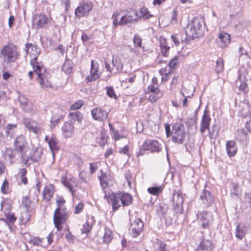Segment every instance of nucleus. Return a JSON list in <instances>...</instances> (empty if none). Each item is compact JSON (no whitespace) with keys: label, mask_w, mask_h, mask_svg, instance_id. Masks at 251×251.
<instances>
[{"label":"nucleus","mask_w":251,"mask_h":251,"mask_svg":"<svg viewBox=\"0 0 251 251\" xmlns=\"http://www.w3.org/2000/svg\"><path fill=\"white\" fill-rule=\"evenodd\" d=\"M15 151L11 148H7L3 154L5 161L10 165L14 163L13 159L15 157Z\"/></svg>","instance_id":"27"},{"label":"nucleus","mask_w":251,"mask_h":251,"mask_svg":"<svg viewBox=\"0 0 251 251\" xmlns=\"http://www.w3.org/2000/svg\"><path fill=\"white\" fill-rule=\"evenodd\" d=\"M113 19V24L114 26L131 23L134 21H137V18L131 15H125L121 16L119 12L115 13L112 15Z\"/></svg>","instance_id":"8"},{"label":"nucleus","mask_w":251,"mask_h":251,"mask_svg":"<svg viewBox=\"0 0 251 251\" xmlns=\"http://www.w3.org/2000/svg\"><path fill=\"white\" fill-rule=\"evenodd\" d=\"M43 154V150L41 147H36L33 148L30 152L29 157L33 162H39Z\"/></svg>","instance_id":"20"},{"label":"nucleus","mask_w":251,"mask_h":251,"mask_svg":"<svg viewBox=\"0 0 251 251\" xmlns=\"http://www.w3.org/2000/svg\"><path fill=\"white\" fill-rule=\"evenodd\" d=\"M148 90L149 91L156 95H159L161 94L159 89L157 87L155 86L154 85H150L148 87Z\"/></svg>","instance_id":"49"},{"label":"nucleus","mask_w":251,"mask_h":251,"mask_svg":"<svg viewBox=\"0 0 251 251\" xmlns=\"http://www.w3.org/2000/svg\"><path fill=\"white\" fill-rule=\"evenodd\" d=\"M91 114L95 120L102 122L108 117V112L101 107H97L92 110Z\"/></svg>","instance_id":"17"},{"label":"nucleus","mask_w":251,"mask_h":251,"mask_svg":"<svg viewBox=\"0 0 251 251\" xmlns=\"http://www.w3.org/2000/svg\"><path fill=\"white\" fill-rule=\"evenodd\" d=\"M112 238V231L107 228H105L104 234L103 237V242L105 243H109Z\"/></svg>","instance_id":"43"},{"label":"nucleus","mask_w":251,"mask_h":251,"mask_svg":"<svg viewBox=\"0 0 251 251\" xmlns=\"http://www.w3.org/2000/svg\"><path fill=\"white\" fill-rule=\"evenodd\" d=\"M93 4L90 2H82L75 10V15L80 19L87 15L92 9Z\"/></svg>","instance_id":"12"},{"label":"nucleus","mask_w":251,"mask_h":251,"mask_svg":"<svg viewBox=\"0 0 251 251\" xmlns=\"http://www.w3.org/2000/svg\"><path fill=\"white\" fill-rule=\"evenodd\" d=\"M211 120L210 115L207 114L206 110H205L201 122L200 131L201 134H203L205 130L209 129Z\"/></svg>","instance_id":"18"},{"label":"nucleus","mask_w":251,"mask_h":251,"mask_svg":"<svg viewBox=\"0 0 251 251\" xmlns=\"http://www.w3.org/2000/svg\"><path fill=\"white\" fill-rule=\"evenodd\" d=\"M24 50L28 54L26 58V59H27V58H29L30 63H38L37 62V60L38 55L40 52V49L36 45L26 44Z\"/></svg>","instance_id":"10"},{"label":"nucleus","mask_w":251,"mask_h":251,"mask_svg":"<svg viewBox=\"0 0 251 251\" xmlns=\"http://www.w3.org/2000/svg\"><path fill=\"white\" fill-rule=\"evenodd\" d=\"M30 216L27 212L23 213L21 216V220L23 223H27L30 219Z\"/></svg>","instance_id":"54"},{"label":"nucleus","mask_w":251,"mask_h":251,"mask_svg":"<svg viewBox=\"0 0 251 251\" xmlns=\"http://www.w3.org/2000/svg\"><path fill=\"white\" fill-rule=\"evenodd\" d=\"M134 14L136 18H137V21L142 18L148 19L152 16L150 14L148 9L145 7L141 8L139 11H135Z\"/></svg>","instance_id":"35"},{"label":"nucleus","mask_w":251,"mask_h":251,"mask_svg":"<svg viewBox=\"0 0 251 251\" xmlns=\"http://www.w3.org/2000/svg\"><path fill=\"white\" fill-rule=\"evenodd\" d=\"M133 42L135 47H141L142 44L141 38L137 35L134 36Z\"/></svg>","instance_id":"51"},{"label":"nucleus","mask_w":251,"mask_h":251,"mask_svg":"<svg viewBox=\"0 0 251 251\" xmlns=\"http://www.w3.org/2000/svg\"><path fill=\"white\" fill-rule=\"evenodd\" d=\"M65 202V201L63 198L59 197L56 200L57 208L54 212L53 223L58 231L62 229V224L65 222L68 217L67 208L63 205Z\"/></svg>","instance_id":"3"},{"label":"nucleus","mask_w":251,"mask_h":251,"mask_svg":"<svg viewBox=\"0 0 251 251\" xmlns=\"http://www.w3.org/2000/svg\"><path fill=\"white\" fill-rule=\"evenodd\" d=\"M107 95L111 98H116V95L112 87H107Z\"/></svg>","instance_id":"53"},{"label":"nucleus","mask_w":251,"mask_h":251,"mask_svg":"<svg viewBox=\"0 0 251 251\" xmlns=\"http://www.w3.org/2000/svg\"><path fill=\"white\" fill-rule=\"evenodd\" d=\"M245 227L243 225H238L236 229V237L241 240L245 236V232L244 230Z\"/></svg>","instance_id":"42"},{"label":"nucleus","mask_w":251,"mask_h":251,"mask_svg":"<svg viewBox=\"0 0 251 251\" xmlns=\"http://www.w3.org/2000/svg\"><path fill=\"white\" fill-rule=\"evenodd\" d=\"M239 61L249 62V57L247 51L242 47L239 49Z\"/></svg>","instance_id":"40"},{"label":"nucleus","mask_w":251,"mask_h":251,"mask_svg":"<svg viewBox=\"0 0 251 251\" xmlns=\"http://www.w3.org/2000/svg\"><path fill=\"white\" fill-rule=\"evenodd\" d=\"M16 220L14 213H9L6 216V221L7 223H13Z\"/></svg>","instance_id":"50"},{"label":"nucleus","mask_w":251,"mask_h":251,"mask_svg":"<svg viewBox=\"0 0 251 251\" xmlns=\"http://www.w3.org/2000/svg\"><path fill=\"white\" fill-rule=\"evenodd\" d=\"M109 203H111L113 211L117 210L122 205L124 207L128 206L132 201V196L123 192L112 193L108 198Z\"/></svg>","instance_id":"2"},{"label":"nucleus","mask_w":251,"mask_h":251,"mask_svg":"<svg viewBox=\"0 0 251 251\" xmlns=\"http://www.w3.org/2000/svg\"><path fill=\"white\" fill-rule=\"evenodd\" d=\"M171 38L172 41L176 46H177L180 44V39L178 38L177 35L173 34L171 36Z\"/></svg>","instance_id":"57"},{"label":"nucleus","mask_w":251,"mask_h":251,"mask_svg":"<svg viewBox=\"0 0 251 251\" xmlns=\"http://www.w3.org/2000/svg\"><path fill=\"white\" fill-rule=\"evenodd\" d=\"M43 240V238H40L37 237H32L29 240V243L32 244L34 246H39L42 243Z\"/></svg>","instance_id":"47"},{"label":"nucleus","mask_w":251,"mask_h":251,"mask_svg":"<svg viewBox=\"0 0 251 251\" xmlns=\"http://www.w3.org/2000/svg\"><path fill=\"white\" fill-rule=\"evenodd\" d=\"M27 143L23 135L18 136L14 141V149L15 151L20 153L23 162L25 165H29V158H25L24 155L26 151Z\"/></svg>","instance_id":"5"},{"label":"nucleus","mask_w":251,"mask_h":251,"mask_svg":"<svg viewBox=\"0 0 251 251\" xmlns=\"http://www.w3.org/2000/svg\"><path fill=\"white\" fill-rule=\"evenodd\" d=\"M177 64H168L169 70L168 72H166V69H162L160 70V73L162 75L163 74H165V75L162 77V81H167L169 78L168 75L173 72L172 69H174Z\"/></svg>","instance_id":"37"},{"label":"nucleus","mask_w":251,"mask_h":251,"mask_svg":"<svg viewBox=\"0 0 251 251\" xmlns=\"http://www.w3.org/2000/svg\"><path fill=\"white\" fill-rule=\"evenodd\" d=\"M163 189V188L162 186L152 187L149 188L148 191L151 194L157 195L162 192Z\"/></svg>","instance_id":"45"},{"label":"nucleus","mask_w":251,"mask_h":251,"mask_svg":"<svg viewBox=\"0 0 251 251\" xmlns=\"http://www.w3.org/2000/svg\"><path fill=\"white\" fill-rule=\"evenodd\" d=\"M226 150L229 156H234L237 151L235 142L233 140L227 141L226 143Z\"/></svg>","instance_id":"28"},{"label":"nucleus","mask_w":251,"mask_h":251,"mask_svg":"<svg viewBox=\"0 0 251 251\" xmlns=\"http://www.w3.org/2000/svg\"><path fill=\"white\" fill-rule=\"evenodd\" d=\"M91 69L90 74L88 75L85 79L86 83H89L98 79L99 75V72L98 69V64H91Z\"/></svg>","instance_id":"22"},{"label":"nucleus","mask_w":251,"mask_h":251,"mask_svg":"<svg viewBox=\"0 0 251 251\" xmlns=\"http://www.w3.org/2000/svg\"><path fill=\"white\" fill-rule=\"evenodd\" d=\"M200 199L205 207L211 206L214 201V198L210 192L205 188L201 193Z\"/></svg>","instance_id":"14"},{"label":"nucleus","mask_w":251,"mask_h":251,"mask_svg":"<svg viewBox=\"0 0 251 251\" xmlns=\"http://www.w3.org/2000/svg\"><path fill=\"white\" fill-rule=\"evenodd\" d=\"M0 190L1 192L4 194H7L10 192L9 182L6 179L3 180L0 187Z\"/></svg>","instance_id":"44"},{"label":"nucleus","mask_w":251,"mask_h":251,"mask_svg":"<svg viewBox=\"0 0 251 251\" xmlns=\"http://www.w3.org/2000/svg\"><path fill=\"white\" fill-rule=\"evenodd\" d=\"M67 240L71 243H73L74 241L75 237L71 234L70 232L66 234L65 235Z\"/></svg>","instance_id":"60"},{"label":"nucleus","mask_w":251,"mask_h":251,"mask_svg":"<svg viewBox=\"0 0 251 251\" xmlns=\"http://www.w3.org/2000/svg\"><path fill=\"white\" fill-rule=\"evenodd\" d=\"M214 245L209 240L202 239L197 247V251H213Z\"/></svg>","instance_id":"19"},{"label":"nucleus","mask_w":251,"mask_h":251,"mask_svg":"<svg viewBox=\"0 0 251 251\" xmlns=\"http://www.w3.org/2000/svg\"><path fill=\"white\" fill-rule=\"evenodd\" d=\"M106 69L111 73L116 74L120 71L126 73L123 68L124 64H105Z\"/></svg>","instance_id":"25"},{"label":"nucleus","mask_w":251,"mask_h":251,"mask_svg":"<svg viewBox=\"0 0 251 251\" xmlns=\"http://www.w3.org/2000/svg\"><path fill=\"white\" fill-rule=\"evenodd\" d=\"M197 218L203 228H208L214 221L213 215L211 212L207 211H199Z\"/></svg>","instance_id":"7"},{"label":"nucleus","mask_w":251,"mask_h":251,"mask_svg":"<svg viewBox=\"0 0 251 251\" xmlns=\"http://www.w3.org/2000/svg\"><path fill=\"white\" fill-rule=\"evenodd\" d=\"M230 191L231 196L239 197L241 194V190L240 189L238 184L236 182H232L229 184Z\"/></svg>","instance_id":"30"},{"label":"nucleus","mask_w":251,"mask_h":251,"mask_svg":"<svg viewBox=\"0 0 251 251\" xmlns=\"http://www.w3.org/2000/svg\"><path fill=\"white\" fill-rule=\"evenodd\" d=\"M64 184L73 194V188L76 186L77 183L75 179L71 178L69 180L65 181Z\"/></svg>","instance_id":"41"},{"label":"nucleus","mask_w":251,"mask_h":251,"mask_svg":"<svg viewBox=\"0 0 251 251\" xmlns=\"http://www.w3.org/2000/svg\"><path fill=\"white\" fill-rule=\"evenodd\" d=\"M162 96V94L159 95L151 94L149 97V100L151 102H155Z\"/></svg>","instance_id":"56"},{"label":"nucleus","mask_w":251,"mask_h":251,"mask_svg":"<svg viewBox=\"0 0 251 251\" xmlns=\"http://www.w3.org/2000/svg\"><path fill=\"white\" fill-rule=\"evenodd\" d=\"M61 70L67 74L71 73L73 70L72 64H63Z\"/></svg>","instance_id":"48"},{"label":"nucleus","mask_w":251,"mask_h":251,"mask_svg":"<svg viewBox=\"0 0 251 251\" xmlns=\"http://www.w3.org/2000/svg\"><path fill=\"white\" fill-rule=\"evenodd\" d=\"M172 203L174 210L176 213L180 214L183 213V199L182 193L179 190L174 191L172 196Z\"/></svg>","instance_id":"9"},{"label":"nucleus","mask_w":251,"mask_h":251,"mask_svg":"<svg viewBox=\"0 0 251 251\" xmlns=\"http://www.w3.org/2000/svg\"><path fill=\"white\" fill-rule=\"evenodd\" d=\"M143 227V222L140 218L136 219L132 222L130 225L129 230L130 231V234L132 237H136L138 236L142 232Z\"/></svg>","instance_id":"13"},{"label":"nucleus","mask_w":251,"mask_h":251,"mask_svg":"<svg viewBox=\"0 0 251 251\" xmlns=\"http://www.w3.org/2000/svg\"><path fill=\"white\" fill-rule=\"evenodd\" d=\"M186 91V88H183L182 89V90L181 91V93L183 97H185L184 99L183 100V106L184 107H185L187 106V98H191V97H192L193 96V94H194V92L195 91V89H193L192 92L191 93V94L190 95H185L184 94V91Z\"/></svg>","instance_id":"46"},{"label":"nucleus","mask_w":251,"mask_h":251,"mask_svg":"<svg viewBox=\"0 0 251 251\" xmlns=\"http://www.w3.org/2000/svg\"><path fill=\"white\" fill-rule=\"evenodd\" d=\"M34 71L37 74L40 80L39 83L42 87L44 86V77L45 75L43 74V72H46L45 69L42 67L40 65H35V64H32Z\"/></svg>","instance_id":"26"},{"label":"nucleus","mask_w":251,"mask_h":251,"mask_svg":"<svg viewBox=\"0 0 251 251\" xmlns=\"http://www.w3.org/2000/svg\"><path fill=\"white\" fill-rule=\"evenodd\" d=\"M22 205H24L26 208V210H27L30 206L28 198L25 197L23 198L22 201Z\"/></svg>","instance_id":"58"},{"label":"nucleus","mask_w":251,"mask_h":251,"mask_svg":"<svg viewBox=\"0 0 251 251\" xmlns=\"http://www.w3.org/2000/svg\"><path fill=\"white\" fill-rule=\"evenodd\" d=\"M83 118L82 114L79 112H72L69 114V119L72 124H74L75 122L78 123L81 122Z\"/></svg>","instance_id":"36"},{"label":"nucleus","mask_w":251,"mask_h":251,"mask_svg":"<svg viewBox=\"0 0 251 251\" xmlns=\"http://www.w3.org/2000/svg\"><path fill=\"white\" fill-rule=\"evenodd\" d=\"M95 222L94 217H88L86 223L83 225V227L81 228L82 233H87L89 232Z\"/></svg>","instance_id":"29"},{"label":"nucleus","mask_w":251,"mask_h":251,"mask_svg":"<svg viewBox=\"0 0 251 251\" xmlns=\"http://www.w3.org/2000/svg\"><path fill=\"white\" fill-rule=\"evenodd\" d=\"M48 144L50 148L53 153L54 151H58V141L57 138L54 136H52L50 138L48 141Z\"/></svg>","instance_id":"39"},{"label":"nucleus","mask_w":251,"mask_h":251,"mask_svg":"<svg viewBox=\"0 0 251 251\" xmlns=\"http://www.w3.org/2000/svg\"><path fill=\"white\" fill-rule=\"evenodd\" d=\"M54 194V186L52 184L46 185L43 192V199L46 202L50 201Z\"/></svg>","instance_id":"24"},{"label":"nucleus","mask_w":251,"mask_h":251,"mask_svg":"<svg viewBox=\"0 0 251 251\" xmlns=\"http://www.w3.org/2000/svg\"><path fill=\"white\" fill-rule=\"evenodd\" d=\"M83 103H84L82 100H78L71 105V108L74 110L80 108L83 105Z\"/></svg>","instance_id":"52"},{"label":"nucleus","mask_w":251,"mask_h":251,"mask_svg":"<svg viewBox=\"0 0 251 251\" xmlns=\"http://www.w3.org/2000/svg\"><path fill=\"white\" fill-rule=\"evenodd\" d=\"M245 199L246 202L250 204L251 206V193H246L245 195Z\"/></svg>","instance_id":"64"},{"label":"nucleus","mask_w":251,"mask_h":251,"mask_svg":"<svg viewBox=\"0 0 251 251\" xmlns=\"http://www.w3.org/2000/svg\"><path fill=\"white\" fill-rule=\"evenodd\" d=\"M125 178L126 179V181H127L128 186H130L131 181L133 180V178H132V176L129 173H126L125 174Z\"/></svg>","instance_id":"59"},{"label":"nucleus","mask_w":251,"mask_h":251,"mask_svg":"<svg viewBox=\"0 0 251 251\" xmlns=\"http://www.w3.org/2000/svg\"><path fill=\"white\" fill-rule=\"evenodd\" d=\"M33 25L37 28H41L48 23L47 17L43 14H39L34 16L33 19Z\"/></svg>","instance_id":"23"},{"label":"nucleus","mask_w":251,"mask_h":251,"mask_svg":"<svg viewBox=\"0 0 251 251\" xmlns=\"http://www.w3.org/2000/svg\"><path fill=\"white\" fill-rule=\"evenodd\" d=\"M181 55L175 56L174 57L172 58L169 62V63H177V62L181 61Z\"/></svg>","instance_id":"63"},{"label":"nucleus","mask_w":251,"mask_h":251,"mask_svg":"<svg viewBox=\"0 0 251 251\" xmlns=\"http://www.w3.org/2000/svg\"><path fill=\"white\" fill-rule=\"evenodd\" d=\"M63 135L66 139L71 138L75 133V127L73 125L69 122H65L62 127Z\"/></svg>","instance_id":"21"},{"label":"nucleus","mask_w":251,"mask_h":251,"mask_svg":"<svg viewBox=\"0 0 251 251\" xmlns=\"http://www.w3.org/2000/svg\"><path fill=\"white\" fill-rule=\"evenodd\" d=\"M160 47L161 53L164 56H167L170 47L168 46L166 39L163 37H160L159 39Z\"/></svg>","instance_id":"32"},{"label":"nucleus","mask_w":251,"mask_h":251,"mask_svg":"<svg viewBox=\"0 0 251 251\" xmlns=\"http://www.w3.org/2000/svg\"><path fill=\"white\" fill-rule=\"evenodd\" d=\"M173 142L177 144H183L186 136V132L183 124L175 123L172 128L171 132Z\"/></svg>","instance_id":"4"},{"label":"nucleus","mask_w":251,"mask_h":251,"mask_svg":"<svg viewBox=\"0 0 251 251\" xmlns=\"http://www.w3.org/2000/svg\"><path fill=\"white\" fill-rule=\"evenodd\" d=\"M242 70H243V69L240 68L239 70V77L238 79L235 81V85L237 86H239V89L240 91L246 93L248 91L247 79L246 76L247 73H244L243 74H242Z\"/></svg>","instance_id":"15"},{"label":"nucleus","mask_w":251,"mask_h":251,"mask_svg":"<svg viewBox=\"0 0 251 251\" xmlns=\"http://www.w3.org/2000/svg\"><path fill=\"white\" fill-rule=\"evenodd\" d=\"M107 141V138L105 134H101L100 140L99 141V144L101 146H104L106 144Z\"/></svg>","instance_id":"62"},{"label":"nucleus","mask_w":251,"mask_h":251,"mask_svg":"<svg viewBox=\"0 0 251 251\" xmlns=\"http://www.w3.org/2000/svg\"><path fill=\"white\" fill-rule=\"evenodd\" d=\"M218 39L223 43L222 47H225L230 41V36L226 32H221L219 34Z\"/></svg>","instance_id":"38"},{"label":"nucleus","mask_w":251,"mask_h":251,"mask_svg":"<svg viewBox=\"0 0 251 251\" xmlns=\"http://www.w3.org/2000/svg\"><path fill=\"white\" fill-rule=\"evenodd\" d=\"M19 100L20 101L21 106L25 112H31L32 106L31 103L27 100L26 98L24 96H21L19 97Z\"/></svg>","instance_id":"33"},{"label":"nucleus","mask_w":251,"mask_h":251,"mask_svg":"<svg viewBox=\"0 0 251 251\" xmlns=\"http://www.w3.org/2000/svg\"><path fill=\"white\" fill-rule=\"evenodd\" d=\"M84 204L82 202H79L77 204L76 206L75 207V214L79 213L83 209Z\"/></svg>","instance_id":"55"},{"label":"nucleus","mask_w":251,"mask_h":251,"mask_svg":"<svg viewBox=\"0 0 251 251\" xmlns=\"http://www.w3.org/2000/svg\"><path fill=\"white\" fill-rule=\"evenodd\" d=\"M100 176H99L100 186L103 190L108 187V181L110 180V176L103 171L100 170Z\"/></svg>","instance_id":"34"},{"label":"nucleus","mask_w":251,"mask_h":251,"mask_svg":"<svg viewBox=\"0 0 251 251\" xmlns=\"http://www.w3.org/2000/svg\"><path fill=\"white\" fill-rule=\"evenodd\" d=\"M59 109L56 110L53 113V115L50 119L51 127H54L63 119L62 115L60 113Z\"/></svg>","instance_id":"31"},{"label":"nucleus","mask_w":251,"mask_h":251,"mask_svg":"<svg viewBox=\"0 0 251 251\" xmlns=\"http://www.w3.org/2000/svg\"><path fill=\"white\" fill-rule=\"evenodd\" d=\"M204 21L202 19L195 17L189 23L185 31L187 38L193 39L201 36L203 34Z\"/></svg>","instance_id":"1"},{"label":"nucleus","mask_w":251,"mask_h":251,"mask_svg":"<svg viewBox=\"0 0 251 251\" xmlns=\"http://www.w3.org/2000/svg\"><path fill=\"white\" fill-rule=\"evenodd\" d=\"M90 172L91 174H93L98 169V166L96 163H90Z\"/></svg>","instance_id":"61"},{"label":"nucleus","mask_w":251,"mask_h":251,"mask_svg":"<svg viewBox=\"0 0 251 251\" xmlns=\"http://www.w3.org/2000/svg\"><path fill=\"white\" fill-rule=\"evenodd\" d=\"M161 150V145L157 141L149 139L146 140L143 144L142 148L137 152V156H139L144 155V151H150L151 152H159Z\"/></svg>","instance_id":"6"},{"label":"nucleus","mask_w":251,"mask_h":251,"mask_svg":"<svg viewBox=\"0 0 251 251\" xmlns=\"http://www.w3.org/2000/svg\"><path fill=\"white\" fill-rule=\"evenodd\" d=\"M23 123L25 127L30 132L37 133L40 130V127L37 122L30 118L25 117L23 119Z\"/></svg>","instance_id":"16"},{"label":"nucleus","mask_w":251,"mask_h":251,"mask_svg":"<svg viewBox=\"0 0 251 251\" xmlns=\"http://www.w3.org/2000/svg\"><path fill=\"white\" fill-rule=\"evenodd\" d=\"M0 54L7 57L10 62H14L17 59L18 53L16 48L14 46H5L1 50Z\"/></svg>","instance_id":"11"}]
</instances>
